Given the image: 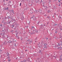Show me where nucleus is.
Returning a JSON list of instances; mask_svg holds the SVG:
<instances>
[{
    "instance_id": "obj_3",
    "label": "nucleus",
    "mask_w": 62,
    "mask_h": 62,
    "mask_svg": "<svg viewBox=\"0 0 62 62\" xmlns=\"http://www.w3.org/2000/svg\"><path fill=\"white\" fill-rule=\"evenodd\" d=\"M59 45H58L57 46H56V48H57V49L60 48V47H59Z\"/></svg>"
},
{
    "instance_id": "obj_7",
    "label": "nucleus",
    "mask_w": 62,
    "mask_h": 62,
    "mask_svg": "<svg viewBox=\"0 0 62 62\" xmlns=\"http://www.w3.org/2000/svg\"><path fill=\"white\" fill-rule=\"evenodd\" d=\"M19 6H21V3H20Z\"/></svg>"
},
{
    "instance_id": "obj_12",
    "label": "nucleus",
    "mask_w": 62,
    "mask_h": 62,
    "mask_svg": "<svg viewBox=\"0 0 62 62\" xmlns=\"http://www.w3.org/2000/svg\"><path fill=\"white\" fill-rule=\"evenodd\" d=\"M31 42V41H30V42L29 43V44H30Z\"/></svg>"
},
{
    "instance_id": "obj_21",
    "label": "nucleus",
    "mask_w": 62,
    "mask_h": 62,
    "mask_svg": "<svg viewBox=\"0 0 62 62\" xmlns=\"http://www.w3.org/2000/svg\"><path fill=\"white\" fill-rule=\"evenodd\" d=\"M46 40H47L48 39V38H46Z\"/></svg>"
},
{
    "instance_id": "obj_10",
    "label": "nucleus",
    "mask_w": 62,
    "mask_h": 62,
    "mask_svg": "<svg viewBox=\"0 0 62 62\" xmlns=\"http://www.w3.org/2000/svg\"><path fill=\"white\" fill-rule=\"evenodd\" d=\"M7 59H9V57H7Z\"/></svg>"
},
{
    "instance_id": "obj_5",
    "label": "nucleus",
    "mask_w": 62,
    "mask_h": 62,
    "mask_svg": "<svg viewBox=\"0 0 62 62\" xmlns=\"http://www.w3.org/2000/svg\"><path fill=\"white\" fill-rule=\"evenodd\" d=\"M54 57L55 58H56L57 57H58V56L57 55H56V56H54Z\"/></svg>"
},
{
    "instance_id": "obj_29",
    "label": "nucleus",
    "mask_w": 62,
    "mask_h": 62,
    "mask_svg": "<svg viewBox=\"0 0 62 62\" xmlns=\"http://www.w3.org/2000/svg\"><path fill=\"white\" fill-rule=\"evenodd\" d=\"M16 36L17 35V34H16Z\"/></svg>"
},
{
    "instance_id": "obj_4",
    "label": "nucleus",
    "mask_w": 62,
    "mask_h": 62,
    "mask_svg": "<svg viewBox=\"0 0 62 62\" xmlns=\"http://www.w3.org/2000/svg\"><path fill=\"white\" fill-rule=\"evenodd\" d=\"M30 23V21H27V23Z\"/></svg>"
},
{
    "instance_id": "obj_13",
    "label": "nucleus",
    "mask_w": 62,
    "mask_h": 62,
    "mask_svg": "<svg viewBox=\"0 0 62 62\" xmlns=\"http://www.w3.org/2000/svg\"><path fill=\"white\" fill-rule=\"evenodd\" d=\"M61 4H59V6H61Z\"/></svg>"
},
{
    "instance_id": "obj_27",
    "label": "nucleus",
    "mask_w": 62,
    "mask_h": 62,
    "mask_svg": "<svg viewBox=\"0 0 62 62\" xmlns=\"http://www.w3.org/2000/svg\"><path fill=\"white\" fill-rule=\"evenodd\" d=\"M15 46H16V45H15Z\"/></svg>"
},
{
    "instance_id": "obj_11",
    "label": "nucleus",
    "mask_w": 62,
    "mask_h": 62,
    "mask_svg": "<svg viewBox=\"0 0 62 62\" xmlns=\"http://www.w3.org/2000/svg\"><path fill=\"white\" fill-rule=\"evenodd\" d=\"M28 50L27 49L25 50V51L26 52Z\"/></svg>"
},
{
    "instance_id": "obj_15",
    "label": "nucleus",
    "mask_w": 62,
    "mask_h": 62,
    "mask_svg": "<svg viewBox=\"0 0 62 62\" xmlns=\"http://www.w3.org/2000/svg\"><path fill=\"white\" fill-rule=\"evenodd\" d=\"M57 33V31L55 32V33Z\"/></svg>"
},
{
    "instance_id": "obj_24",
    "label": "nucleus",
    "mask_w": 62,
    "mask_h": 62,
    "mask_svg": "<svg viewBox=\"0 0 62 62\" xmlns=\"http://www.w3.org/2000/svg\"><path fill=\"white\" fill-rule=\"evenodd\" d=\"M14 8H16V7H14Z\"/></svg>"
},
{
    "instance_id": "obj_6",
    "label": "nucleus",
    "mask_w": 62,
    "mask_h": 62,
    "mask_svg": "<svg viewBox=\"0 0 62 62\" xmlns=\"http://www.w3.org/2000/svg\"><path fill=\"white\" fill-rule=\"evenodd\" d=\"M6 42H4V43H3V44H4V45H5V43H6Z\"/></svg>"
},
{
    "instance_id": "obj_9",
    "label": "nucleus",
    "mask_w": 62,
    "mask_h": 62,
    "mask_svg": "<svg viewBox=\"0 0 62 62\" xmlns=\"http://www.w3.org/2000/svg\"><path fill=\"white\" fill-rule=\"evenodd\" d=\"M47 18L48 19V18H50V17L48 16H47Z\"/></svg>"
},
{
    "instance_id": "obj_32",
    "label": "nucleus",
    "mask_w": 62,
    "mask_h": 62,
    "mask_svg": "<svg viewBox=\"0 0 62 62\" xmlns=\"http://www.w3.org/2000/svg\"><path fill=\"white\" fill-rule=\"evenodd\" d=\"M54 16H53V17H54Z\"/></svg>"
},
{
    "instance_id": "obj_23",
    "label": "nucleus",
    "mask_w": 62,
    "mask_h": 62,
    "mask_svg": "<svg viewBox=\"0 0 62 62\" xmlns=\"http://www.w3.org/2000/svg\"><path fill=\"white\" fill-rule=\"evenodd\" d=\"M32 27V28H34V26H33V27Z\"/></svg>"
},
{
    "instance_id": "obj_16",
    "label": "nucleus",
    "mask_w": 62,
    "mask_h": 62,
    "mask_svg": "<svg viewBox=\"0 0 62 62\" xmlns=\"http://www.w3.org/2000/svg\"><path fill=\"white\" fill-rule=\"evenodd\" d=\"M6 1H8V0H6Z\"/></svg>"
},
{
    "instance_id": "obj_28",
    "label": "nucleus",
    "mask_w": 62,
    "mask_h": 62,
    "mask_svg": "<svg viewBox=\"0 0 62 62\" xmlns=\"http://www.w3.org/2000/svg\"><path fill=\"white\" fill-rule=\"evenodd\" d=\"M60 0L62 1V0Z\"/></svg>"
},
{
    "instance_id": "obj_2",
    "label": "nucleus",
    "mask_w": 62,
    "mask_h": 62,
    "mask_svg": "<svg viewBox=\"0 0 62 62\" xmlns=\"http://www.w3.org/2000/svg\"><path fill=\"white\" fill-rule=\"evenodd\" d=\"M5 10H8V8H5Z\"/></svg>"
},
{
    "instance_id": "obj_8",
    "label": "nucleus",
    "mask_w": 62,
    "mask_h": 62,
    "mask_svg": "<svg viewBox=\"0 0 62 62\" xmlns=\"http://www.w3.org/2000/svg\"><path fill=\"white\" fill-rule=\"evenodd\" d=\"M8 61L9 62H10L11 61V60H10V59L9 60H8Z\"/></svg>"
},
{
    "instance_id": "obj_19",
    "label": "nucleus",
    "mask_w": 62,
    "mask_h": 62,
    "mask_svg": "<svg viewBox=\"0 0 62 62\" xmlns=\"http://www.w3.org/2000/svg\"><path fill=\"white\" fill-rule=\"evenodd\" d=\"M35 40H37V38H36L35 39Z\"/></svg>"
},
{
    "instance_id": "obj_18",
    "label": "nucleus",
    "mask_w": 62,
    "mask_h": 62,
    "mask_svg": "<svg viewBox=\"0 0 62 62\" xmlns=\"http://www.w3.org/2000/svg\"><path fill=\"white\" fill-rule=\"evenodd\" d=\"M12 13H14V12L13 11L12 12Z\"/></svg>"
},
{
    "instance_id": "obj_14",
    "label": "nucleus",
    "mask_w": 62,
    "mask_h": 62,
    "mask_svg": "<svg viewBox=\"0 0 62 62\" xmlns=\"http://www.w3.org/2000/svg\"><path fill=\"white\" fill-rule=\"evenodd\" d=\"M57 25V24H55V26H56V25Z\"/></svg>"
},
{
    "instance_id": "obj_30",
    "label": "nucleus",
    "mask_w": 62,
    "mask_h": 62,
    "mask_svg": "<svg viewBox=\"0 0 62 62\" xmlns=\"http://www.w3.org/2000/svg\"><path fill=\"white\" fill-rule=\"evenodd\" d=\"M35 42H36V41H35Z\"/></svg>"
},
{
    "instance_id": "obj_20",
    "label": "nucleus",
    "mask_w": 62,
    "mask_h": 62,
    "mask_svg": "<svg viewBox=\"0 0 62 62\" xmlns=\"http://www.w3.org/2000/svg\"><path fill=\"white\" fill-rule=\"evenodd\" d=\"M32 12H31V14H32Z\"/></svg>"
},
{
    "instance_id": "obj_26",
    "label": "nucleus",
    "mask_w": 62,
    "mask_h": 62,
    "mask_svg": "<svg viewBox=\"0 0 62 62\" xmlns=\"http://www.w3.org/2000/svg\"><path fill=\"white\" fill-rule=\"evenodd\" d=\"M61 40H62V39H61Z\"/></svg>"
},
{
    "instance_id": "obj_17",
    "label": "nucleus",
    "mask_w": 62,
    "mask_h": 62,
    "mask_svg": "<svg viewBox=\"0 0 62 62\" xmlns=\"http://www.w3.org/2000/svg\"><path fill=\"white\" fill-rule=\"evenodd\" d=\"M60 2V0H59V2Z\"/></svg>"
},
{
    "instance_id": "obj_1",
    "label": "nucleus",
    "mask_w": 62,
    "mask_h": 62,
    "mask_svg": "<svg viewBox=\"0 0 62 62\" xmlns=\"http://www.w3.org/2000/svg\"><path fill=\"white\" fill-rule=\"evenodd\" d=\"M36 17H35V16H32V18H31V19L33 21H36Z\"/></svg>"
},
{
    "instance_id": "obj_22",
    "label": "nucleus",
    "mask_w": 62,
    "mask_h": 62,
    "mask_svg": "<svg viewBox=\"0 0 62 62\" xmlns=\"http://www.w3.org/2000/svg\"><path fill=\"white\" fill-rule=\"evenodd\" d=\"M60 42H61V43H62V42L61 41H60Z\"/></svg>"
},
{
    "instance_id": "obj_25",
    "label": "nucleus",
    "mask_w": 62,
    "mask_h": 62,
    "mask_svg": "<svg viewBox=\"0 0 62 62\" xmlns=\"http://www.w3.org/2000/svg\"><path fill=\"white\" fill-rule=\"evenodd\" d=\"M61 3V4H62V3Z\"/></svg>"
},
{
    "instance_id": "obj_31",
    "label": "nucleus",
    "mask_w": 62,
    "mask_h": 62,
    "mask_svg": "<svg viewBox=\"0 0 62 62\" xmlns=\"http://www.w3.org/2000/svg\"><path fill=\"white\" fill-rule=\"evenodd\" d=\"M41 1H42V0H41Z\"/></svg>"
}]
</instances>
